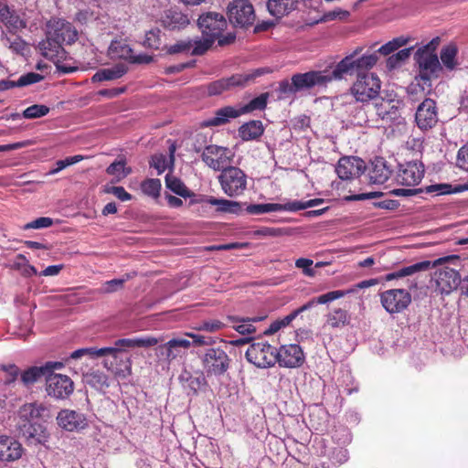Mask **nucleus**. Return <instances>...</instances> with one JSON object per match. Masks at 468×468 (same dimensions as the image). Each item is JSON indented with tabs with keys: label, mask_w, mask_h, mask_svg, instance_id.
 I'll return each mask as SVG.
<instances>
[{
	"label": "nucleus",
	"mask_w": 468,
	"mask_h": 468,
	"mask_svg": "<svg viewBox=\"0 0 468 468\" xmlns=\"http://www.w3.org/2000/svg\"><path fill=\"white\" fill-rule=\"evenodd\" d=\"M146 346L144 338H122L114 343L113 346L109 347H85L75 350L71 353L70 358L79 359L83 356H89L90 358L106 357L104 367L112 370L114 374H120L123 368H128V357L125 354L127 349L141 347Z\"/></svg>",
	"instance_id": "1"
},
{
	"label": "nucleus",
	"mask_w": 468,
	"mask_h": 468,
	"mask_svg": "<svg viewBox=\"0 0 468 468\" xmlns=\"http://www.w3.org/2000/svg\"><path fill=\"white\" fill-rule=\"evenodd\" d=\"M77 37L78 32L69 22L52 18L47 23V37L38 43L37 48L45 58H63L62 44L74 43Z\"/></svg>",
	"instance_id": "2"
},
{
	"label": "nucleus",
	"mask_w": 468,
	"mask_h": 468,
	"mask_svg": "<svg viewBox=\"0 0 468 468\" xmlns=\"http://www.w3.org/2000/svg\"><path fill=\"white\" fill-rule=\"evenodd\" d=\"M330 79L324 70H310L293 74L291 82L288 80H282L277 90L280 98H288L290 95L309 90L314 87H326Z\"/></svg>",
	"instance_id": "3"
},
{
	"label": "nucleus",
	"mask_w": 468,
	"mask_h": 468,
	"mask_svg": "<svg viewBox=\"0 0 468 468\" xmlns=\"http://www.w3.org/2000/svg\"><path fill=\"white\" fill-rule=\"evenodd\" d=\"M367 64L364 67L356 81L353 83L350 91L356 101L368 102L375 100L379 95L381 90V80L376 73L370 72V69L375 65L376 60H367Z\"/></svg>",
	"instance_id": "4"
},
{
	"label": "nucleus",
	"mask_w": 468,
	"mask_h": 468,
	"mask_svg": "<svg viewBox=\"0 0 468 468\" xmlns=\"http://www.w3.org/2000/svg\"><path fill=\"white\" fill-rule=\"evenodd\" d=\"M418 60L419 73L416 76L417 84L422 90L431 88V81L440 78L446 72L454 70L458 66V60Z\"/></svg>",
	"instance_id": "5"
},
{
	"label": "nucleus",
	"mask_w": 468,
	"mask_h": 468,
	"mask_svg": "<svg viewBox=\"0 0 468 468\" xmlns=\"http://www.w3.org/2000/svg\"><path fill=\"white\" fill-rule=\"evenodd\" d=\"M222 191L229 197H237L247 189L248 177L243 170L237 166H229L218 176Z\"/></svg>",
	"instance_id": "6"
},
{
	"label": "nucleus",
	"mask_w": 468,
	"mask_h": 468,
	"mask_svg": "<svg viewBox=\"0 0 468 468\" xmlns=\"http://www.w3.org/2000/svg\"><path fill=\"white\" fill-rule=\"evenodd\" d=\"M410 41L411 37L399 36L385 43L378 49H376L377 43L368 47L365 52H363L365 47H357L352 53L346 55L344 58H378V54L387 57L393 55L394 52L398 51L400 48L406 46Z\"/></svg>",
	"instance_id": "7"
},
{
	"label": "nucleus",
	"mask_w": 468,
	"mask_h": 468,
	"mask_svg": "<svg viewBox=\"0 0 468 468\" xmlns=\"http://www.w3.org/2000/svg\"><path fill=\"white\" fill-rule=\"evenodd\" d=\"M197 24L203 34V37H197V40L209 41V48L228 26L224 16L215 12L201 15Z\"/></svg>",
	"instance_id": "8"
},
{
	"label": "nucleus",
	"mask_w": 468,
	"mask_h": 468,
	"mask_svg": "<svg viewBox=\"0 0 468 468\" xmlns=\"http://www.w3.org/2000/svg\"><path fill=\"white\" fill-rule=\"evenodd\" d=\"M245 356L250 363L260 368L271 367L277 362L276 348L267 342L251 344Z\"/></svg>",
	"instance_id": "9"
},
{
	"label": "nucleus",
	"mask_w": 468,
	"mask_h": 468,
	"mask_svg": "<svg viewBox=\"0 0 468 468\" xmlns=\"http://www.w3.org/2000/svg\"><path fill=\"white\" fill-rule=\"evenodd\" d=\"M234 157V153L227 147L209 144L202 152V161L215 171H222L230 166Z\"/></svg>",
	"instance_id": "10"
},
{
	"label": "nucleus",
	"mask_w": 468,
	"mask_h": 468,
	"mask_svg": "<svg viewBox=\"0 0 468 468\" xmlns=\"http://www.w3.org/2000/svg\"><path fill=\"white\" fill-rule=\"evenodd\" d=\"M229 19L235 27H248L255 21L253 5L248 0H234L228 6Z\"/></svg>",
	"instance_id": "11"
},
{
	"label": "nucleus",
	"mask_w": 468,
	"mask_h": 468,
	"mask_svg": "<svg viewBox=\"0 0 468 468\" xmlns=\"http://www.w3.org/2000/svg\"><path fill=\"white\" fill-rule=\"evenodd\" d=\"M203 367L207 375L221 376L229 367L230 359L221 348H208L202 358Z\"/></svg>",
	"instance_id": "12"
},
{
	"label": "nucleus",
	"mask_w": 468,
	"mask_h": 468,
	"mask_svg": "<svg viewBox=\"0 0 468 468\" xmlns=\"http://www.w3.org/2000/svg\"><path fill=\"white\" fill-rule=\"evenodd\" d=\"M380 302L388 313L399 314L410 305L411 295L404 289H390L380 294Z\"/></svg>",
	"instance_id": "13"
},
{
	"label": "nucleus",
	"mask_w": 468,
	"mask_h": 468,
	"mask_svg": "<svg viewBox=\"0 0 468 468\" xmlns=\"http://www.w3.org/2000/svg\"><path fill=\"white\" fill-rule=\"evenodd\" d=\"M367 64V60H339L330 69H324V72L330 79V82L342 80L354 75L357 77Z\"/></svg>",
	"instance_id": "14"
},
{
	"label": "nucleus",
	"mask_w": 468,
	"mask_h": 468,
	"mask_svg": "<svg viewBox=\"0 0 468 468\" xmlns=\"http://www.w3.org/2000/svg\"><path fill=\"white\" fill-rule=\"evenodd\" d=\"M56 420L59 428L69 432H79L89 426L86 415L74 410H61Z\"/></svg>",
	"instance_id": "15"
},
{
	"label": "nucleus",
	"mask_w": 468,
	"mask_h": 468,
	"mask_svg": "<svg viewBox=\"0 0 468 468\" xmlns=\"http://www.w3.org/2000/svg\"><path fill=\"white\" fill-rule=\"evenodd\" d=\"M46 382L48 396L55 399H66L74 390L73 381L66 375L49 374L46 377Z\"/></svg>",
	"instance_id": "16"
},
{
	"label": "nucleus",
	"mask_w": 468,
	"mask_h": 468,
	"mask_svg": "<svg viewBox=\"0 0 468 468\" xmlns=\"http://www.w3.org/2000/svg\"><path fill=\"white\" fill-rule=\"evenodd\" d=\"M366 170L365 162L356 156H344L335 165V173L342 180H352L358 177Z\"/></svg>",
	"instance_id": "17"
},
{
	"label": "nucleus",
	"mask_w": 468,
	"mask_h": 468,
	"mask_svg": "<svg viewBox=\"0 0 468 468\" xmlns=\"http://www.w3.org/2000/svg\"><path fill=\"white\" fill-rule=\"evenodd\" d=\"M424 176V165L418 161L401 165L396 176L397 183L406 186L419 185Z\"/></svg>",
	"instance_id": "18"
},
{
	"label": "nucleus",
	"mask_w": 468,
	"mask_h": 468,
	"mask_svg": "<svg viewBox=\"0 0 468 468\" xmlns=\"http://www.w3.org/2000/svg\"><path fill=\"white\" fill-rule=\"evenodd\" d=\"M458 260H459L458 256L451 255V256H447V257L439 258V259H437V260H435L433 261H420V262H417L415 264L403 267V268L399 269L397 271H394V272H391V273H388L386 275V281H391V280H394V279H399V278H402V277H406V276H410V275H412V274H414L416 272L427 271V270H429L431 267H437V266H440V265H441V264H443L445 262L454 261H458Z\"/></svg>",
	"instance_id": "19"
},
{
	"label": "nucleus",
	"mask_w": 468,
	"mask_h": 468,
	"mask_svg": "<svg viewBox=\"0 0 468 468\" xmlns=\"http://www.w3.org/2000/svg\"><path fill=\"white\" fill-rule=\"evenodd\" d=\"M436 290L441 294H449L456 290L461 283V276L457 271L443 267L438 269L433 274Z\"/></svg>",
	"instance_id": "20"
},
{
	"label": "nucleus",
	"mask_w": 468,
	"mask_h": 468,
	"mask_svg": "<svg viewBox=\"0 0 468 468\" xmlns=\"http://www.w3.org/2000/svg\"><path fill=\"white\" fill-rule=\"evenodd\" d=\"M209 49V41L180 40L166 48L168 55L202 56Z\"/></svg>",
	"instance_id": "21"
},
{
	"label": "nucleus",
	"mask_w": 468,
	"mask_h": 468,
	"mask_svg": "<svg viewBox=\"0 0 468 468\" xmlns=\"http://www.w3.org/2000/svg\"><path fill=\"white\" fill-rule=\"evenodd\" d=\"M153 20L160 21L161 25L168 30H182L190 24L188 15L177 7H172L164 12L161 16L151 14Z\"/></svg>",
	"instance_id": "22"
},
{
	"label": "nucleus",
	"mask_w": 468,
	"mask_h": 468,
	"mask_svg": "<svg viewBox=\"0 0 468 468\" xmlns=\"http://www.w3.org/2000/svg\"><path fill=\"white\" fill-rule=\"evenodd\" d=\"M48 409L40 402L26 403L19 408L15 418L16 423L37 422L40 419L48 418Z\"/></svg>",
	"instance_id": "23"
},
{
	"label": "nucleus",
	"mask_w": 468,
	"mask_h": 468,
	"mask_svg": "<svg viewBox=\"0 0 468 468\" xmlns=\"http://www.w3.org/2000/svg\"><path fill=\"white\" fill-rule=\"evenodd\" d=\"M415 121L421 130L432 128L438 122L436 103L431 99L424 100L418 107Z\"/></svg>",
	"instance_id": "24"
},
{
	"label": "nucleus",
	"mask_w": 468,
	"mask_h": 468,
	"mask_svg": "<svg viewBox=\"0 0 468 468\" xmlns=\"http://www.w3.org/2000/svg\"><path fill=\"white\" fill-rule=\"evenodd\" d=\"M277 362L281 367H300L303 360V352L300 346L295 344L285 345L276 349Z\"/></svg>",
	"instance_id": "25"
},
{
	"label": "nucleus",
	"mask_w": 468,
	"mask_h": 468,
	"mask_svg": "<svg viewBox=\"0 0 468 468\" xmlns=\"http://www.w3.org/2000/svg\"><path fill=\"white\" fill-rule=\"evenodd\" d=\"M18 434L29 443H44L48 438L47 429L38 422L16 423Z\"/></svg>",
	"instance_id": "26"
},
{
	"label": "nucleus",
	"mask_w": 468,
	"mask_h": 468,
	"mask_svg": "<svg viewBox=\"0 0 468 468\" xmlns=\"http://www.w3.org/2000/svg\"><path fill=\"white\" fill-rule=\"evenodd\" d=\"M22 446L14 438L0 436V462H14L22 456Z\"/></svg>",
	"instance_id": "27"
},
{
	"label": "nucleus",
	"mask_w": 468,
	"mask_h": 468,
	"mask_svg": "<svg viewBox=\"0 0 468 468\" xmlns=\"http://www.w3.org/2000/svg\"><path fill=\"white\" fill-rule=\"evenodd\" d=\"M109 58H146L144 55H136L133 48L125 39L112 40L108 48Z\"/></svg>",
	"instance_id": "28"
},
{
	"label": "nucleus",
	"mask_w": 468,
	"mask_h": 468,
	"mask_svg": "<svg viewBox=\"0 0 468 468\" xmlns=\"http://www.w3.org/2000/svg\"><path fill=\"white\" fill-rule=\"evenodd\" d=\"M176 147L175 143H171L166 153L154 154L150 162V166L154 167L160 175L165 170H173L175 165V153Z\"/></svg>",
	"instance_id": "29"
},
{
	"label": "nucleus",
	"mask_w": 468,
	"mask_h": 468,
	"mask_svg": "<svg viewBox=\"0 0 468 468\" xmlns=\"http://www.w3.org/2000/svg\"><path fill=\"white\" fill-rule=\"evenodd\" d=\"M0 24L10 32L22 29L27 26L26 22L20 18L17 13L2 1H0Z\"/></svg>",
	"instance_id": "30"
},
{
	"label": "nucleus",
	"mask_w": 468,
	"mask_h": 468,
	"mask_svg": "<svg viewBox=\"0 0 468 468\" xmlns=\"http://www.w3.org/2000/svg\"><path fill=\"white\" fill-rule=\"evenodd\" d=\"M241 114L240 108L233 106H226L217 110L212 117L207 118L204 122L205 126H220L228 123L230 120L239 117Z\"/></svg>",
	"instance_id": "31"
},
{
	"label": "nucleus",
	"mask_w": 468,
	"mask_h": 468,
	"mask_svg": "<svg viewBox=\"0 0 468 468\" xmlns=\"http://www.w3.org/2000/svg\"><path fill=\"white\" fill-rule=\"evenodd\" d=\"M391 175L390 168L387 165V162L377 157L372 161L368 171L369 182L371 184L381 185L388 181Z\"/></svg>",
	"instance_id": "32"
},
{
	"label": "nucleus",
	"mask_w": 468,
	"mask_h": 468,
	"mask_svg": "<svg viewBox=\"0 0 468 468\" xmlns=\"http://www.w3.org/2000/svg\"><path fill=\"white\" fill-rule=\"evenodd\" d=\"M297 0H268L267 9L270 15L276 18H282L296 9Z\"/></svg>",
	"instance_id": "33"
},
{
	"label": "nucleus",
	"mask_w": 468,
	"mask_h": 468,
	"mask_svg": "<svg viewBox=\"0 0 468 468\" xmlns=\"http://www.w3.org/2000/svg\"><path fill=\"white\" fill-rule=\"evenodd\" d=\"M203 202L216 207V211L219 213H229L239 215L242 211L241 204L238 201L225 198H217L214 197H206Z\"/></svg>",
	"instance_id": "34"
},
{
	"label": "nucleus",
	"mask_w": 468,
	"mask_h": 468,
	"mask_svg": "<svg viewBox=\"0 0 468 468\" xmlns=\"http://www.w3.org/2000/svg\"><path fill=\"white\" fill-rule=\"evenodd\" d=\"M128 69L123 63H117L112 68L98 70L91 78L93 82L113 80L122 77Z\"/></svg>",
	"instance_id": "35"
},
{
	"label": "nucleus",
	"mask_w": 468,
	"mask_h": 468,
	"mask_svg": "<svg viewBox=\"0 0 468 468\" xmlns=\"http://www.w3.org/2000/svg\"><path fill=\"white\" fill-rule=\"evenodd\" d=\"M264 128L261 121H250L242 124L239 134L243 141L256 140L262 135Z\"/></svg>",
	"instance_id": "36"
},
{
	"label": "nucleus",
	"mask_w": 468,
	"mask_h": 468,
	"mask_svg": "<svg viewBox=\"0 0 468 468\" xmlns=\"http://www.w3.org/2000/svg\"><path fill=\"white\" fill-rule=\"evenodd\" d=\"M132 172L130 167L126 166L124 159L115 160L107 168V175L112 176V183H119Z\"/></svg>",
	"instance_id": "37"
},
{
	"label": "nucleus",
	"mask_w": 468,
	"mask_h": 468,
	"mask_svg": "<svg viewBox=\"0 0 468 468\" xmlns=\"http://www.w3.org/2000/svg\"><path fill=\"white\" fill-rule=\"evenodd\" d=\"M441 43V37H435L425 45H419L416 47L413 58H439L436 50Z\"/></svg>",
	"instance_id": "38"
},
{
	"label": "nucleus",
	"mask_w": 468,
	"mask_h": 468,
	"mask_svg": "<svg viewBox=\"0 0 468 468\" xmlns=\"http://www.w3.org/2000/svg\"><path fill=\"white\" fill-rule=\"evenodd\" d=\"M350 316L346 310L335 308L326 315V324L332 328H341L348 324Z\"/></svg>",
	"instance_id": "39"
},
{
	"label": "nucleus",
	"mask_w": 468,
	"mask_h": 468,
	"mask_svg": "<svg viewBox=\"0 0 468 468\" xmlns=\"http://www.w3.org/2000/svg\"><path fill=\"white\" fill-rule=\"evenodd\" d=\"M191 343L186 338H173L169 340L165 345L158 346V351L162 356H165L166 360L176 357V354L173 353V349L176 347L188 348Z\"/></svg>",
	"instance_id": "40"
},
{
	"label": "nucleus",
	"mask_w": 468,
	"mask_h": 468,
	"mask_svg": "<svg viewBox=\"0 0 468 468\" xmlns=\"http://www.w3.org/2000/svg\"><path fill=\"white\" fill-rule=\"evenodd\" d=\"M84 381L87 385L97 390H103L110 386L108 376L99 370L85 374Z\"/></svg>",
	"instance_id": "41"
},
{
	"label": "nucleus",
	"mask_w": 468,
	"mask_h": 468,
	"mask_svg": "<svg viewBox=\"0 0 468 468\" xmlns=\"http://www.w3.org/2000/svg\"><path fill=\"white\" fill-rule=\"evenodd\" d=\"M165 186L170 191L182 197H189L193 195L180 178L170 173L165 176Z\"/></svg>",
	"instance_id": "42"
},
{
	"label": "nucleus",
	"mask_w": 468,
	"mask_h": 468,
	"mask_svg": "<svg viewBox=\"0 0 468 468\" xmlns=\"http://www.w3.org/2000/svg\"><path fill=\"white\" fill-rule=\"evenodd\" d=\"M228 320L235 324L233 329L242 335L252 336L256 333V327L250 323L247 317L229 315Z\"/></svg>",
	"instance_id": "43"
},
{
	"label": "nucleus",
	"mask_w": 468,
	"mask_h": 468,
	"mask_svg": "<svg viewBox=\"0 0 468 468\" xmlns=\"http://www.w3.org/2000/svg\"><path fill=\"white\" fill-rule=\"evenodd\" d=\"M269 97V92H264L260 94L258 97L252 99L251 101H249V103L245 104L242 107H239L241 114L249 113L254 111L264 110L267 106Z\"/></svg>",
	"instance_id": "44"
},
{
	"label": "nucleus",
	"mask_w": 468,
	"mask_h": 468,
	"mask_svg": "<svg viewBox=\"0 0 468 468\" xmlns=\"http://www.w3.org/2000/svg\"><path fill=\"white\" fill-rule=\"evenodd\" d=\"M46 377L43 367H32L24 371L21 375V381L24 385L29 386L38 380L40 377Z\"/></svg>",
	"instance_id": "45"
},
{
	"label": "nucleus",
	"mask_w": 468,
	"mask_h": 468,
	"mask_svg": "<svg viewBox=\"0 0 468 468\" xmlns=\"http://www.w3.org/2000/svg\"><path fill=\"white\" fill-rule=\"evenodd\" d=\"M49 107L43 104H34L23 111V117L25 119H37L46 116L49 112Z\"/></svg>",
	"instance_id": "46"
},
{
	"label": "nucleus",
	"mask_w": 468,
	"mask_h": 468,
	"mask_svg": "<svg viewBox=\"0 0 468 468\" xmlns=\"http://www.w3.org/2000/svg\"><path fill=\"white\" fill-rule=\"evenodd\" d=\"M5 46H7L16 55L26 56L28 49L27 43L20 37H16L13 40L10 38H3Z\"/></svg>",
	"instance_id": "47"
},
{
	"label": "nucleus",
	"mask_w": 468,
	"mask_h": 468,
	"mask_svg": "<svg viewBox=\"0 0 468 468\" xmlns=\"http://www.w3.org/2000/svg\"><path fill=\"white\" fill-rule=\"evenodd\" d=\"M356 289L351 290H337V291H331L324 294L317 296V301L319 304H326L329 303L335 300L340 299L342 297H345L348 293L355 292Z\"/></svg>",
	"instance_id": "48"
},
{
	"label": "nucleus",
	"mask_w": 468,
	"mask_h": 468,
	"mask_svg": "<svg viewBox=\"0 0 468 468\" xmlns=\"http://www.w3.org/2000/svg\"><path fill=\"white\" fill-rule=\"evenodd\" d=\"M226 324L217 319L204 320L197 324L195 327L198 331H206L208 333H215L225 328Z\"/></svg>",
	"instance_id": "49"
},
{
	"label": "nucleus",
	"mask_w": 468,
	"mask_h": 468,
	"mask_svg": "<svg viewBox=\"0 0 468 468\" xmlns=\"http://www.w3.org/2000/svg\"><path fill=\"white\" fill-rule=\"evenodd\" d=\"M294 320L293 315L289 314L282 319H277L271 324L268 329L264 331L265 335H271L281 330L282 328L286 327Z\"/></svg>",
	"instance_id": "50"
},
{
	"label": "nucleus",
	"mask_w": 468,
	"mask_h": 468,
	"mask_svg": "<svg viewBox=\"0 0 468 468\" xmlns=\"http://www.w3.org/2000/svg\"><path fill=\"white\" fill-rule=\"evenodd\" d=\"M45 78L44 74L28 72L19 77V79L16 81L17 87H25L34 83H37L41 81Z\"/></svg>",
	"instance_id": "51"
},
{
	"label": "nucleus",
	"mask_w": 468,
	"mask_h": 468,
	"mask_svg": "<svg viewBox=\"0 0 468 468\" xmlns=\"http://www.w3.org/2000/svg\"><path fill=\"white\" fill-rule=\"evenodd\" d=\"M83 159L82 155H74L67 157L63 160H58L56 162V167L51 169L48 174V175H55L60 172L61 170L65 169L66 167L72 165L74 164H77L78 162L81 161Z\"/></svg>",
	"instance_id": "52"
},
{
	"label": "nucleus",
	"mask_w": 468,
	"mask_h": 468,
	"mask_svg": "<svg viewBox=\"0 0 468 468\" xmlns=\"http://www.w3.org/2000/svg\"><path fill=\"white\" fill-rule=\"evenodd\" d=\"M350 16V13L347 10H344L342 8H335L332 11L324 13L322 17L318 20V22H328L335 19L344 20L346 19Z\"/></svg>",
	"instance_id": "53"
},
{
	"label": "nucleus",
	"mask_w": 468,
	"mask_h": 468,
	"mask_svg": "<svg viewBox=\"0 0 468 468\" xmlns=\"http://www.w3.org/2000/svg\"><path fill=\"white\" fill-rule=\"evenodd\" d=\"M377 114L381 119H386L388 116H392L396 113L397 107L391 103V101H383L380 104H376Z\"/></svg>",
	"instance_id": "54"
},
{
	"label": "nucleus",
	"mask_w": 468,
	"mask_h": 468,
	"mask_svg": "<svg viewBox=\"0 0 468 468\" xmlns=\"http://www.w3.org/2000/svg\"><path fill=\"white\" fill-rule=\"evenodd\" d=\"M278 69H279V68L276 66H264V67H260V68L251 69L247 72L249 81L252 82L256 79L262 77L264 75H267V74L273 73L274 71H277Z\"/></svg>",
	"instance_id": "55"
},
{
	"label": "nucleus",
	"mask_w": 468,
	"mask_h": 468,
	"mask_svg": "<svg viewBox=\"0 0 468 468\" xmlns=\"http://www.w3.org/2000/svg\"><path fill=\"white\" fill-rule=\"evenodd\" d=\"M229 85L226 78L213 81L207 85V93L210 96L219 95L225 90H229Z\"/></svg>",
	"instance_id": "56"
},
{
	"label": "nucleus",
	"mask_w": 468,
	"mask_h": 468,
	"mask_svg": "<svg viewBox=\"0 0 468 468\" xmlns=\"http://www.w3.org/2000/svg\"><path fill=\"white\" fill-rule=\"evenodd\" d=\"M324 202L321 198H314L309 199L306 201H301V200H292V212H296L299 210H303L309 207H316Z\"/></svg>",
	"instance_id": "57"
},
{
	"label": "nucleus",
	"mask_w": 468,
	"mask_h": 468,
	"mask_svg": "<svg viewBox=\"0 0 468 468\" xmlns=\"http://www.w3.org/2000/svg\"><path fill=\"white\" fill-rule=\"evenodd\" d=\"M226 80H227L229 90L236 88V87L243 88L248 83H250L247 72L243 73V74L232 75L229 78H226Z\"/></svg>",
	"instance_id": "58"
},
{
	"label": "nucleus",
	"mask_w": 468,
	"mask_h": 468,
	"mask_svg": "<svg viewBox=\"0 0 468 468\" xmlns=\"http://www.w3.org/2000/svg\"><path fill=\"white\" fill-rule=\"evenodd\" d=\"M261 206H262L263 214L270 213V212H278V211L292 212V201H289L285 204L267 203V204H261Z\"/></svg>",
	"instance_id": "59"
},
{
	"label": "nucleus",
	"mask_w": 468,
	"mask_h": 468,
	"mask_svg": "<svg viewBox=\"0 0 468 468\" xmlns=\"http://www.w3.org/2000/svg\"><path fill=\"white\" fill-rule=\"evenodd\" d=\"M314 261L306 258H299L295 261V267L301 269L303 273L308 277L315 275L314 270L312 268Z\"/></svg>",
	"instance_id": "60"
},
{
	"label": "nucleus",
	"mask_w": 468,
	"mask_h": 468,
	"mask_svg": "<svg viewBox=\"0 0 468 468\" xmlns=\"http://www.w3.org/2000/svg\"><path fill=\"white\" fill-rule=\"evenodd\" d=\"M104 192L114 195L122 201H128L132 198V196L122 186H105Z\"/></svg>",
	"instance_id": "61"
},
{
	"label": "nucleus",
	"mask_w": 468,
	"mask_h": 468,
	"mask_svg": "<svg viewBox=\"0 0 468 468\" xmlns=\"http://www.w3.org/2000/svg\"><path fill=\"white\" fill-rule=\"evenodd\" d=\"M456 165L462 170L468 171V143L459 149Z\"/></svg>",
	"instance_id": "62"
},
{
	"label": "nucleus",
	"mask_w": 468,
	"mask_h": 468,
	"mask_svg": "<svg viewBox=\"0 0 468 468\" xmlns=\"http://www.w3.org/2000/svg\"><path fill=\"white\" fill-rule=\"evenodd\" d=\"M124 280L122 279H113L111 281L105 282L100 289V292L102 293H111L118 291L123 285Z\"/></svg>",
	"instance_id": "63"
},
{
	"label": "nucleus",
	"mask_w": 468,
	"mask_h": 468,
	"mask_svg": "<svg viewBox=\"0 0 468 468\" xmlns=\"http://www.w3.org/2000/svg\"><path fill=\"white\" fill-rule=\"evenodd\" d=\"M53 224V220L50 218L48 217H41L35 220H32L31 222L27 223L24 226V229H45L48 228Z\"/></svg>",
	"instance_id": "64"
}]
</instances>
